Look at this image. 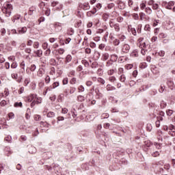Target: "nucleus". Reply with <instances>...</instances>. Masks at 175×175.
Returning <instances> with one entry per match:
<instances>
[{
	"label": "nucleus",
	"instance_id": "28",
	"mask_svg": "<svg viewBox=\"0 0 175 175\" xmlns=\"http://www.w3.org/2000/svg\"><path fill=\"white\" fill-rule=\"evenodd\" d=\"M160 106L161 109H165V107H166L167 106L166 102H165L164 100H162L160 103Z\"/></svg>",
	"mask_w": 175,
	"mask_h": 175
},
{
	"label": "nucleus",
	"instance_id": "8",
	"mask_svg": "<svg viewBox=\"0 0 175 175\" xmlns=\"http://www.w3.org/2000/svg\"><path fill=\"white\" fill-rule=\"evenodd\" d=\"M17 31H18V33H19L20 35H23L27 31H28V29L27 28V27H18Z\"/></svg>",
	"mask_w": 175,
	"mask_h": 175
},
{
	"label": "nucleus",
	"instance_id": "58",
	"mask_svg": "<svg viewBox=\"0 0 175 175\" xmlns=\"http://www.w3.org/2000/svg\"><path fill=\"white\" fill-rule=\"evenodd\" d=\"M140 20H143L146 17V14L144 12L139 13Z\"/></svg>",
	"mask_w": 175,
	"mask_h": 175
},
{
	"label": "nucleus",
	"instance_id": "60",
	"mask_svg": "<svg viewBox=\"0 0 175 175\" xmlns=\"http://www.w3.org/2000/svg\"><path fill=\"white\" fill-rule=\"evenodd\" d=\"M140 8L144 10V9H146V3L144 2H142L141 4H140Z\"/></svg>",
	"mask_w": 175,
	"mask_h": 175
},
{
	"label": "nucleus",
	"instance_id": "34",
	"mask_svg": "<svg viewBox=\"0 0 175 175\" xmlns=\"http://www.w3.org/2000/svg\"><path fill=\"white\" fill-rule=\"evenodd\" d=\"M81 62H82L83 65H84V66H85L86 68L88 66H90V63H88L87 60L83 59L81 61Z\"/></svg>",
	"mask_w": 175,
	"mask_h": 175
},
{
	"label": "nucleus",
	"instance_id": "46",
	"mask_svg": "<svg viewBox=\"0 0 175 175\" xmlns=\"http://www.w3.org/2000/svg\"><path fill=\"white\" fill-rule=\"evenodd\" d=\"M154 3H155V1H154V0H149V1H148V5L149 6H152V7Z\"/></svg>",
	"mask_w": 175,
	"mask_h": 175
},
{
	"label": "nucleus",
	"instance_id": "12",
	"mask_svg": "<svg viewBox=\"0 0 175 175\" xmlns=\"http://www.w3.org/2000/svg\"><path fill=\"white\" fill-rule=\"evenodd\" d=\"M34 54H36V56H37L38 58H40V57L43 55V51H42V49H38L34 51Z\"/></svg>",
	"mask_w": 175,
	"mask_h": 175
},
{
	"label": "nucleus",
	"instance_id": "23",
	"mask_svg": "<svg viewBox=\"0 0 175 175\" xmlns=\"http://www.w3.org/2000/svg\"><path fill=\"white\" fill-rule=\"evenodd\" d=\"M145 12L146 13V14H151L152 13V10H151L150 8L147 7L146 8H145Z\"/></svg>",
	"mask_w": 175,
	"mask_h": 175
},
{
	"label": "nucleus",
	"instance_id": "45",
	"mask_svg": "<svg viewBox=\"0 0 175 175\" xmlns=\"http://www.w3.org/2000/svg\"><path fill=\"white\" fill-rule=\"evenodd\" d=\"M154 3H155V1H154V0H149V1H148V5L149 6H152V7Z\"/></svg>",
	"mask_w": 175,
	"mask_h": 175
},
{
	"label": "nucleus",
	"instance_id": "63",
	"mask_svg": "<svg viewBox=\"0 0 175 175\" xmlns=\"http://www.w3.org/2000/svg\"><path fill=\"white\" fill-rule=\"evenodd\" d=\"M159 55L160 57H165V52H164V51H160L159 52Z\"/></svg>",
	"mask_w": 175,
	"mask_h": 175
},
{
	"label": "nucleus",
	"instance_id": "19",
	"mask_svg": "<svg viewBox=\"0 0 175 175\" xmlns=\"http://www.w3.org/2000/svg\"><path fill=\"white\" fill-rule=\"evenodd\" d=\"M153 146L157 149V150H161L162 148V144L154 142L153 144Z\"/></svg>",
	"mask_w": 175,
	"mask_h": 175
},
{
	"label": "nucleus",
	"instance_id": "11",
	"mask_svg": "<svg viewBox=\"0 0 175 175\" xmlns=\"http://www.w3.org/2000/svg\"><path fill=\"white\" fill-rule=\"evenodd\" d=\"M169 135H171V136H175V128L174 126L171 125L170 126V131L168 132Z\"/></svg>",
	"mask_w": 175,
	"mask_h": 175
},
{
	"label": "nucleus",
	"instance_id": "24",
	"mask_svg": "<svg viewBox=\"0 0 175 175\" xmlns=\"http://www.w3.org/2000/svg\"><path fill=\"white\" fill-rule=\"evenodd\" d=\"M21 18V15H15L14 16H13L12 18V21L13 23H16V20H20V18Z\"/></svg>",
	"mask_w": 175,
	"mask_h": 175
},
{
	"label": "nucleus",
	"instance_id": "38",
	"mask_svg": "<svg viewBox=\"0 0 175 175\" xmlns=\"http://www.w3.org/2000/svg\"><path fill=\"white\" fill-rule=\"evenodd\" d=\"M42 49H43L44 50H47V49H49V43H47V42H44V43L42 44Z\"/></svg>",
	"mask_w": 175,
	"mask_h": 175
},
{
	"label": "nucleus",
	"instance_id": "20",
	"mask_svg": "<svg viewBox=\"0 0 175 175\" xmlns=\"http://www.w3.org/2000/svg\"><path fill=\"white\" fill-rule=\"evenodd\" d=\"M46 117H48V118H54V117H55V113L53 111H49L47 113Z\"/></svg>",
	"mask_w": 175,
	"mask_h": 175
},
{
	"label": "nucleus",
	"instance_id": "16",
	"mask_svg": "<svg viewBox=\"0 0 175 175\" xmlns=\"http://www.w3.org/2000/svg\"><path fill=\"white\" fill-rule=\"evenodd\" d=\"M78 102H84L85 100V97L83 95H79L77 98Z\"/></svg>",
	"mask_w": 175,
	"mask_h": 175
},
{
	"label": "nucleus",
	"instance_id": "33",
	"mask_svg": "<svg viewBox=\"0 0 175 175\" xmlns=\"http://www.w3.org/2000/svg\"><path fill=\"white\" fill-rule=\"evenodd\" d=\"M67 33L68 35L72 36L73 33H75V30L72 28H70L68 30Z\"/></svg>",
	"mask_w": 175,
	"mask_h": 175
},
{
	"label": "nucleus",
	"instance_id": "37",
	"mask_svg": "<svg viewBox=\"0 0 175 175\" xmlns=\"http://www.w3.org/2000/svg\"><path fill=\"white\" fill-rule=\"evenodd\" d=\"M109 81H111V83H114V81H117V79L114 76L109 77Z\"/></svg>",
	"mask_w": 175,
	"mask_h": 175
},
{
	"label": "nucleus",
	"instance_id": "35",
	"mask_svg": "<svg viewBox=\"0 0 175 175\" xmlns=\"http://www.w3.org/2000/svg\"><path fill=\"white\" fill-rule=\"evenodd\" d=\"M6 105H8V102L5 100H3L0 102V106H1L2 107L6 106Z\"/></svg>",
	"mask_w": 175,
	"mask_h": 175
},
{
	"label": "nucleus",
	"instance_id": "52",
	"mask_svg": "<svg viewBox=\"0 0 175 175\" xmlns=\"http://www.w3.org/2000/svg\"><path fill=\"white\" fill-rule=\"evenodd\" d=\"M68 111H69V110H68V108H62V114H68Z\"/></svg>",
	"mask_w": 175,
	"mask_h": 175
},
{
	"label": "nucleus",
	"instance_id": "17",
	"mask_svg": "<svg viewBox=\"0 0 175 175\" xmlns=\"http://www.w3.org/2000/svg\"><path fill=\"white\" fill-rule=\"evenodd\" d=\"M20 68H21V72H24V70H25V62L23 61L21 64H20Z\"/></svg>",
	"mask_w": 175,
	"mask_h": 175
},
{
	"label": "nucleus",
	"instance_id": "13",
	"mask_svg": "<svg viewBox=\"0 0 175 175\" xmlns=\"http://www.w3.org/2000/svg\"><path fill=\"white\" fill-rule=\"evenodd\" d=\"M29 154H36V148L33 146H29Z\"/></svg>",
	"mask_w": 175,
	"mask_h": 175
},
{
	"label": "nucleus",
	"instance_id": "54",
	"mask_svg": "<svg viewBox=\"0 0 175 175\" xmlns=\"http://www.w3.org/2000/svg\"><path fill=\"white\" fill-rule=\"evenodd\" d=\"M36 70V66L35 64H32L30 67V70L31 72H35Z\"/></svg>",
	"mask_w": 175,
	"mask_h": 175
},
{
	"label": "nucleus",
	"instance_id": "25",
	"mask_svg": "<svg viewBox=\"0 0 175 175\" xmlns=\"http://www.w3.org/2000/svg\"><path fill=\"white\" fill-rule=\"evenodd\" d=\"M152 9L153 10H158V9H159V5H158V3H154L153 4V5L152 6Z\"/></svg>",
	"mask_w": 175,
	"mask_h": 175
},
{
	"label": "nucleus",
	"instance_id": "49",
	"mask_svg": "<svg viewBox=\"0 0 175 175\" xmlns=\"http://www.w3.org/2000/svg\"><path fill=\"white\" fill-rule=\"evenodd\" d=\"M59 82L58 81L53 83L52 85L53 88H57V87H59Z\"/></svg>",
	"mask_w": 175,
	"mask_h": 175
},
{
	"label": "nucleus",
	"instance_id": "59",
	"mask_svg": "<svg viewBox=\"0 0 175 175\" xmlns=\"http://www.w3.org/2000/svg\"><path fill=\"white\" fill-rule=\"evenodd\" d=\"M50 80H51V79H50V76H46V77H45V83H46V84H49V83H50Z\"/></svg>",
	"mask_w": 175,
	"mask_h": 175
},
{
	"label": "nucleus",
	"instance_id": "39",
	"mask_svg": "<svg viewBox=\"0 0 175 175\" xmlns=\"http://www.w3.org/2000/svg\"><path fill=\"white\" fill-rule=\"evenodd\" d=\"M10 94V93L9 92V90H8V89L4 90L3 95L5 98H6V96H9Z\"/></svg>",
	"mask_w": 175,
	"mask_h": 175
},
{
	"label": "nucleus",
	"instance_id": "62",
	"mask_svg": "<svg viewBox=\"0 0 175 175\" xmlns=\"http://www.w3.org/2000/svg\"><path fill=\"white\" fill-rule=\"evenodd\" d=\"M33 48H34V49H39V42H35L33 43Z\"/></svg>",
	"mask_w": 175,
	"mask_h": 175
},
{
	"label": "nucleus",
	"instance_id": "56",
	"mask_svg": "<svg viewBox=\"0 0 175 175\" xmlns=\"http://www.w3.org/2000/svg\"><path fill=\"white\" fill-rule=\"evenodd\" d=\"M51 53V50H50V48L46 50L44 52V55H49Z\"/></svg>",
	"mask_w": 175,
	"mask_h": 175
},
{
	"label": "nucleus",
	"instance_id": "55",
	"mask_svg": "<svg viewBox=\"0 0 175 175\" xmlns=\"http://www.w3.org/2000/svg\"><path fill=\"white\" fill-rule=\"evenodd\" d=\"M152 157H159V152L158 151L152 152Z\"/></svg>",
	"mask_w": 175,
	"mask_h": 175
},
{
	"label": "nucleus",
	"instance_id": "10",
	"mask_svg": "<svg viewBox=\"0 0 175 175\" xmlns=\"http://www.w3.org/2000/svg\"><path fill=\"white\" fill-rule=\"evenodd\" d=\"M46 73V71L43 68H40L37 72V76L38 77H43V75Z\"/></svg>",
	"mask_w": 175,
	"mask_h": 175
},
{
	"label": "nucleus",
	"instance_id": "32",
	"mask_svg": "<svg viewBox=\"0 0 175 175\" xmlns=\"http://www.w3.org/2000/svg\"><path fill=\"white\" fill-rule=\"evenodd\" d=\"M144 31H148V32H150V31H151V26H150V25H146L144 27Z\"/></svg>",
	"mask_w": 175,
	"mask_h": 175
},
{
	"label": "nucleus",
	"instance_id": "42",
	"mask_svg": "<svg viewBox=\"0 0 175 175\" xmlns=\"http://www.w3.org/2000/svg\"><path fill=\"white\" fill-rule=\"evenodd\" d=\"M57 53L59 54H60V55H62V54H64V53H65V49L60 48L57 50Z\"/></svg>",
	"mask_w": 175,
	"mask_h": 175
},
{
	"label": "nucleus",
	"instance_id": "1",
	"mask_svg": "<svg viewBox=\"0 0 175 175\" xmlns=\"http://www.w3.org/2000/svg\"><path fill=\"white\" fill-rule=\"evenodd\" d=\"M12 10H13V6L9 3H5L2 8V12L5 17H10L12 16Z\"/></svg>",
	"mask_w": 175,
	"mask_h": 175
},
{
	"label": "nucleus",
	"instance_id": "30",
	"mask_svg": "<svg viewBox=\"0 0 175 175\" xmlns=\"http://www.w3.org/2000/svg\"><path fill=\"white\" fill-rule=\"evenodd\" d=\"M91 13H92V14H95V13H96V8H94L93 10L88 12L87 13V15L91 16Z\"/></svg>",
	"mask_w": 175,
	"mask_h": 175
},
{
	"label": "nucleus",
	"instance_id": "6",
	"mask_svg": "<svg viewBox=\"0 0 175 175\" xmlns=\"http://www.w3.org/2000/svg\"><path fill=\"white\" fill-rule=\"evenodd\" d=\"M79 8L81 9H83V10H90V3H81L79 5Z\"/></svg>",
	"mask_w": 175,
	"mask_h": 175
},
{
	"label": "nucleus",
	"instance_id": "47",
	"mask_svg": "<svg viewBox=\"0 0 175 175\" xmlns=\"http://www.w3.org/2000/svg\"><path fill=\"white\" fill-rule=\"evenodd\" d=\"M0 32L2 36H5V35H6V29L5 28L1 29Z\"/></svg>",
	"mask_w": 175,
	"mask_h": 175
},
{
	"label": "nucleus",
	"instance_id": "26",
	"mask_svg": "<svg viewBox=\"0 0 175 175\" xmlns=\"http://www.w3.org/2000/svg\"><path fill=\"white\" fill-rule=\"evenodd\" d=\"M157 17L161 18L162 17V16H163V12H162V10H159L157 12Z\"/></svg>",
	"mask_w": 175,
	"mask_h": 175
},
{
	"label": "nucleus",
	"instance_id": "29",
	"mask_svg": "<svg viewBox=\"0 0 175 175\" xmlns=\"http://www.w3.org/2000/svg\"><path fill=\"white\" fill-rule=\"evenodd\" d=\"M29 83H31V79L29 77L26 78L24 81V85L27 86Z\"/></svg>",
	"mask_w": 175,
	"mask_h": 175
},
{
	"label": "nucleus",
	"instance_id": "36",
	"mask_svg": "<svg viewBox=\"0 0 175 175\" xmlns=\"http://www.w3.org/2000/svg\"><path fill=\"white\" fill-rule=\"evenodd\" d=\"M17 66H18V65L17 64V62H12V64H11L12 69H16V68H17Z\"/></svg>",
	"mask_w": 175,
	"mask_h": 175
},
{
	"label": "nucleus",
	"instance_id": "21",
	"mask_svg": "<svg viewBox=\"0 0 175 175\" xmlns=\"http://www.w3.org/2000/svg\"><path fill=\"white\" fill-rule=\"evenodd\" d=\"M131 56L134 57H139V52H137V50L133 51Z\"/></svg>",
	"mask_w": 175,
	"mask_h": 175
},
{
	"label": "nucleus",
	"instance_id": "5",
	"mask_svg": "<svg viewBox=\"0 0 175 175\" xmlns=\"http://www.w3.org/2000/svg\"><path fill=\"white\" fill-rule=\"evenodd\" d=\"M143 40H144V38H139L137 40L138 42L137 45L139 46V47H140V49H143L146 47V42H144Z\"/></svg>",
	"mask_w": 175,
	"mask_h": 175
},
{
	"label": "nucleus",
	"instance_id": "51",
	"mask_svg": "<svg viewBox=\"0 0 175 175\" xmlns=\"http://www.w3.org/2000/svg\"><path fill=\"white\" fill-rule=\"evenodd\" d=\"M68 83H69V79L66 77L63 79V85H66V84H68Z\"/></svg>",
	"mask_w": 175,
	"mask_h": 175
},
{
	"label": "nucleus",
	"instance_id": "14",
	"mask_svg": "<svg viewBox=\"0 0 175 175\" xmlns=\"http://www.w3.org/2000/svg\"><path fill=\"white\" fill-rule=\"evenodd\" d=\"M33 102H35L36 105H39L40 103H42V98L36 96V98L33 99Z\"/></svg>",
	"mask_w": 175,
	"mask_h": 175
},
{
	"label": "nucleus",
	"instance_id": "44",
	"mask_svg": "<svg viewBox=\"0 0 175 175\" xmlns=\"http://www.w3.org/2000/svg\"><path fill=\"white\" fill-rule=\"evenodd\" d=\"M76 83H77V79L76 78H72L70 81V84H76Z\"/></svg>",
	"mask_w": 175,
	"mask_h": 175
},
{
	"label": "nucleus",
	"instance_id": "43",
	"mask_svg": "<svg viewBox=\"0 0 175 175\" xmlns=\"http://www.w3.org/2000/svg\"><path fill=\"white\" fill-rule=\"evenodd\" d=\"M33 12H35V8L31 7L29 8L28 14H29V16H31L32 13H33Z\"/></svg>",
	"mask_w": 175,
	"mask_h": 175
},
{
	"label": "nucleus",
	"instance_id": "50",
	"mask_svg": "<svg viewBox=\"0 0 175 175\" xmlns=\"http://www.w3.org/2000/svg\"><path fill=\"white\" fill-rule=\"evenodd\" d=\"M129 32H131L134 35V36H136V29L131 28L130 30H129Z\"/></svg>",
	"mask_w": 175,
	"mask_h": 175
},
{
	"label": "nucleus",
	"instance_id": "18",
	"mask_svg": "<svg viewBox=\"0 0 175 175\" xmlns=\"http://www.w3.org/2000/svg\"><path fill=\"white\" fill-rule=\"evenodd\" d=\"M119 80L121 81V83H125V81H126V77L125 75H120Z\"/></svg>",
	"mask_w": 175,
	"mask_h": 175
},
{
	"label": "nucleus",
	"instance_id": "64",
	"mask_svg": "<svg viewBox=\"0 0 175 175\" xmlns=\"http://www.w3.org/2000/svg\"><path fill=\"white\" fill-rule=\"evenodd\" d=\"M172 114H173V110L172 109H168L167 111V115H168L169 116H172Z\"/></svg>",
	"mask_w": 175,
	"mask_h": 175
},
{
	"label": "nucleus",
	"instance_id": "7",
	"mask_svg": "<svg viewBox=\"0 0 175 175\" xmlns=\"http://www.w3.org/2000/svg\"><path fill=\"white\" fill-rule=\"evenodd\" d=\"M167 85L169 87L170 90H174V88H175L174 82L171 79H167Z\"/></svg>",
	"mask_w": 175,
	"mask_h": 175
},
{
	"label": "nucleus",
	"instance_id": "2",
	"mask_svg": "<svg viewBox=\"0 0 175 175\" xmlns=\"http://www.w3.org/2000/svg\"><path fill=\"white\" fill-rule=\"evenodd\" d=\"M161 5L163 6V8L168 9V10H172L173 6H174V1H163Z\"/></svg>",
	"mask_w": 175,
	"mask_h": 175
},
{
	"label": "nucleus",
	"instance_id": "48",
	"mask_svg": "<svg viewBox=\"0 0 175 175\" xmlns=\"http://www.w3.org/2000/svg\"><path fill=\"white\" fill-rule=\"evenodd\" d=\"M76 92V88L70 87V94H75Z\"/></svg>",
	"mask_w": 175,
	"mask_h": 175
},
{
	"label": "nucleus",
	"instance_id": "22",
	"mask_svg": "<svg viewBox=\"0 0 175 175\" xmlns=\"http://www.w3.org/2000/svg\"><path fill=\"white\" fill-rule=\"evenodd\" d=\"M31 109H29V108L27 109V113L25 114V118L26 120H29V118H31V111H29Z\"/></svg>",
	"mask_w": 175,
	"mask_h": 175
},
{
	"label": "nucleus",
	"instance_id": "3",
	"mask_svg": "<svg viewBox=\"0 0 175 175\" xmlns=\"http://www.w3.org/2000/svg\"><path fill=\"white\" fill-rule=\"evenodd\" d=\"M109 26L111 28H113L116 32H120V25L114 23V22H113V19L109 21Z\"/></svg>",
	"mask_w": 175,
	"mask_h": 175
},
{
	"label": "nucleus",
	"instance_id": "41",
	"mask_svg": "<svg viewBox=\"0 0 175 175\" xmlns=\"http://www.w3.org/2000/svg\"><path fill=\"white\" fill-rule=\"evenodd\" d=\"M103 18L104 21H107V20H109V14H104L103 15Z\"/></svg>",
	"mask_w": 175,
	"mask_h": 175
},
{
	"label": "nucleus",
	"instance_id": "61",
	"mask_svg": "<svg viewBox=\"0 0 175 175\" xmlns=\"http://www.w3.org/2000/svg\"><path fill=\"white\" fill-rule=\"evenodd\" d=\"M159 38H160V39H163L164 38H166V34L163 33H161L159 35Z\"/></svg>",
	"mask_w": 175,
	"mask_h": 175
},
{
	"label": "nucleus",
	"instance_id": "57",
	"mask_svg": "<svg viewBox=\"0 0 175 175\" xmlns=\"http://www.w3.org/2000/svg\"><path fill=\"white\" fill-rule=\"evenodd\" d=\"M103 58L104 61H107V59H109L108 53H105L103 56Z\"/></svg>",
	"mask_w": 175,
	"mask_h": 175
},
{
	"label": "nucleus",
	"instance_id": "9",
	"mask_svg": "<svg viewBox=\"0 0 175 175\" xmlns=\"http://www.w3.org/2000/svg\"><path fill=\"white\" fill-rule=\"evenodd\" d=\"M129 50H131V46L129 44H124L122 46V51L123 53H129Z\"/></svg>",
	"mask_w": 175,
	"mask_h": 175
},
{
	"label": "nucleus",
	"instance_id": "27",
	"mask_svg": "<svg viewBox=\"0 0 175 175\" xmlns=\"http://www.w3.org/2000/svg\"><path fill=\"white\" fill-rule=\"evenodd\" d=\"M72 61V55H68L66 57V62L69 63Z\"/></svg>",
	"mask_w": 175,
	"mask_h": 175
},
{
	"label": "nucleus",
	"instance_id": "4",
	"mask_svg": "<svg viewBox=\"0 0 175 175\" xmlns=\"http://www.w3.org/2000/svg\"><path fill=\"white\" fill-rule=\"evenodd\" d=\"M11 77L16 80V83H21V81H23V76L18 77V74L17 73H12Z\"/></svg>",
	"mask_w": 175,
	"mask_h": 175
},
{
	"label": "nucleus",
	"instance_id": "53",
	"mask_svg": "<svg viewBox=\"0 0 175 175\" xmlns=\"http://www.w3.org/2000/svg\"><path fill=\"white\" fill-rule=\"evenodd\" d=\"M97 81L98 83H100V84H105V79H102V78H98Z\"/></svg>",
	"mask_w": 175,
	"mask_h": 175
},
{
	"label": "nucleus",
	"instance_id": "15",
	"mask_svg": "<svg viewBox=\"0 0 175 175\" xmlns=\"http://www.w3.org/2000/svg\"><path fill=\"white\" fill-rule=\"evenodd\" d=\"M36 97V94H30L27 96V101L32 102Z\"/></svg>",
	"mask_w": 175,
	"mask_h": 175
},
{
	"label": "nucleus",
	"instance_id": "31",
	"mask_svg": "<svg viewBox=\"0 0 175 175\" xmlns=\"http://www.w3.org/2000/svg\"><path fill=\"white\" fill-rule=\"evenodd\" d=\"M14 107H23V103H15L14 104Z\"/></svg>",
	"mask_w": 175,
	"mask_h": 175
},
{
	"label": "nucleus",
	"instance_id": "40",
	"mask_svg": "<svg viewBox=\"0 0 175 175\" xmlns=\"http://www.w3.org/2000/svg\"><path fill=\"white\" fill-rule=\"evenodd\" d=\"M78 90H79V92H84V91H85L84 86L79 85L78 87Z\"/></svg>",
	"mask_w": 175,
	"mask_h": 175
}]
</instances>
